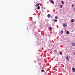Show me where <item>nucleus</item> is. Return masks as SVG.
<instances>
[{
  "label": "nucleus",
  "instance_id": "0eeeda50",
  "mask_svg": "<svg viewBox=\"0 0 75 75\" xmlns=\"http://www.w3.org/2000/svg\"><path fill=\"white\" fill-rule=\"evenodd\" d=\"M50 16L51 15H50V14H49L47 15V17H48V18H50Z\"/></svg>",
  "mask_w": 75,
  "mask_h": 75
},
{
  "label": "nucleus",
  "instance_id": "6e6552de",
  "mask_svg": "<svg viewBox=\"0 0 75 75\" xmlns=\"http://www.w3.org/2000/svg\"><path fill=\"white\" fill-rule=\"evenodd\" d=\"M72 71H74V72H75V68H74V67L73 68H72Z\"/></svg>",
  "mask_w": 75,
  "mask_h": 75
},
{
  "label": "nucleus",
  "instance_id": "f8f14e48",
  "mask_svg": "<svg viewBox=\"0 0 75 75\" xmlns=\"http://www.w3.org/2000/svg\"><path fill=\"white\" fill-rule=\"evenodd\" d=\"M53 21L54 22H57V19L56 20H54Z\"/></svg>",
  "mask_w": 75,
  "mask_h": 75
},
{
  "label": "nucleus",
  "instance_id": "39448f33",
  "mask_svg": "<svg viewBox=\"0 0 75 75\" xmlns=\"http://www.w3.org/2000/svg\"><path fill=\"white\" fill-rule=\"evenodd\" d=\"M67 31V32H66V34L68 35L69 34V31L67 30V31Z\"/></svg>",
  "mask_w": 75,
  "mask_h": 75
},
{
  "label": "nucleus",
  "instance_id": "412c9836",
  "mask_svg": "<svg viewBox=\"0 0 75 75\" xmlns=\"http://www.w3.org/2000/svg\"><path fill=\"white\" fill-rule=\"evenodd\" d=\"M74 10L75 11V7H74Z\"/></svg>",
  "mask_w": 75,
  "mask_h": 75
},
{
  "label": "nucleus",
  "instance_id": "f03ea898",
  "mask_svg": "<svg viewBox=\"0 0 75 75\" xmlns=\"http://www.w3.org/2000/svg\"><path fill=\"white\" fill-rule=\"evenodd\" d=\"M66 59L67 60V61H69V57L68 56H67Z\"/></svg>",
  "mask_w": 75,
  "mask_h": 75
},
{
  "label": "nucleus",
  "instance_id": "7ed1b4c3",
  "mask_svg": "<svg viewBox=\"0 0 75 75\" xmlns=\"http://www.w3.org/2000/svg\"><path fill=\"white\" fill-rule=\"evenodd\" d=\"M72 45V46H73V47H74L75 45V43L74 42L72 43H71Z\"/></svg>",
  "mask_w": 75,
  "mask_h": 75
},
{
  "label": "nucleus",
  "instance_id": "2eb2a0df",
  "mask_svg": "<svg viewBox=\"0 0 75 75\" xmlns=\"http://www.w3.org/2000/svg\"><path fill=\"white\" fill-rule=\"evenodd\" d=\"M62 3L63 4H64V3L63 1H62Z\"/></svg>",
  "mask_w": 75,
  "mask_h": 75
},
{
  "label": "nucleus",
  "instance_id": "9b49d317",
  "mask_svg": "<svg viewBox=\"0 0 75 75\" xmlns=\"http://www.w3.org/2000/svg\"><path fill=\"white\" fill-rule=\"evenodd\" d=\"M59 54L60 55H62V52H59Z\"/></svg>",
  "mask_w": 75,
  "mask_h": 75
},
{
  "label": "nucleus",
  "instance_id": "a211bd4d",
  "mask_svg": "<svg viewBox=\"0 0 75 75\" xmlns=\"http://www.w3.org/2000/svg\"><path fill=\"white\" fill-rule=\"evenodd\" d=\"M41 71H42V72H44V70L42 69V70H41Z\"/></svg>",
  "mask_w": 75,
  "mask_h": 75
},
{
  "label": "nucleus",
  "instance_id": "aec40b11",
  "mask_svg": "<svg viewBox=\"0 0 75 75\" xmlns=\"http://www.w3.org/2000/svg\"><path fill=\"white\" fill-rule=\"evenodd\" d=\"M52 27H50V29H52Z\"/></svg>",
  "mask_w": 75,
  "mask_h": 75
},
{
  "label": "nucleus",
  "instance_id": "5701e85b",
  "mask_svg": "<svg viewBox=\"0 0 75 75\" xmlns=\"http://www.w3.org/2000/svg\"><path fill=\"white\" fill-rule=\"evenodd\" d=\"M50 1V0H49Z\"/></svg>",
  "mask_w": 75,
  "mask_h": 75
},
{
  "label": "nucleus",
  "instance_id": "f3484780",
  "mask_svg": "<svg viewBox=\"0 0 75 75\" xmlns=\"http://www.w3.org/2000/svg\"><path fill=\"white\" fill-rule=\"evenodd\" d=\"M54 52L56 53L57 52V50H54Z\"/></svg>",
  "mask_w": 75,
  "mask_h": 75
},
{
  "label": "nucleus",
  "instance_id": "20e7f679",
  "mask_svg": "<svg viewBox=\"0 0 75 75\" xmlns=\"http://www.w3.org/2000/svg\"><path fill=\"white\" fill-rule=\"evenodd\" d=\"M50 3H52V4H54V2L52 1V0H51L50 1Z\"/></svg>",
  "mask_w": 75,
  "mask_h": 75
},
{
  "label": "nucleus",
  "instance_id": "9d476101",
  "mask_svg": "<svg viewBox=\"0 0 75 75\" xmlns=\"http://www.w3.org/2000/svg\"><path fill=\"white\" fill-rule=\"evenodd\" d=\"M71 22H72V23H74V19H71Z\"/></svg>",
  "mask_w": 75,
  "mask_h": 75
},
{
  "label": "nucleus",
  "instance_id": "6ab92c4d",
  "mask_svg": "<svg viewBox=\"0 0 75 75\" xmlns=\"http://www.w3.org/2000/svg\"><path fill=\"white\" fill-rule=\"evenodd\" d=\"M74 5L73 4L72 5V7H74Z\"/></svg>",
  "mask_w": 75,
  "mask_h": 75
},
{
  "label": "nucleus",
  "instance_id": "1a4fd4ad",
  "mask_svg": "<svg viewBox=\"0 0 75 75\" xmlns=\"http://www.w3.org/2000/svg\"><path fill=\"white\" fill-rule=\"evenodd\" d=\"M37 8L38 9V10H39V9H40V7L39 6H38V7H37Z\"/></svg>",
  "mask_w": 75,
  "mask_h": 75
},
{
  "label": "nucleus",
  "instance_id": "ddd939ff",
  "mask_svg": "<svg viewBox=\"0 0 75 75\" xmlns=\"http://www.w3.org/2000/svg\"><path fill=\"white\" fill-rule=\"evenodd\" d=\"M55 19H58V17L57 16H55Z\"/></svg>",
  "mask_w": 75,
  "mask_h": 75
},
{
  "label": "nucleus",
  "instance_id": "dca6fc26",
  "mask_svg": "<svg viewBox=\"0 0 75 75\" xmlns=\"http://www.w3.org/2000/svg\"><path fill=\"white\" fill-rule=\"evenodd\" d=\"M60 8H62V5H60Z\"/></svg>",
  "mask_w": 75,
  "mask_h": 75
},
{
  "label": "nucleus",
  "instance_id": "4468645a",
  "mask_svg": "<svg viewBox=\"0 0 75 75\" xmlns=\"http://www.w3.org/2000/svg\"><path fill=\"white\" fill-rule=\"evenodd\" d=\"M61 33H62V34H63L64 33V32L62 30L61 31Z\"/></svg>",
  "mask_w": 75,
  "mask_h": 75
},
{
  "label": "nucleus",
  "instance_id": "f257e3e1",
  "mask_svg": "<svg viewBox=\"0 0 75 75\" xmlns=\"http://www.w3.org/2000/svg\"><path fill=\"white\" fill-rule=\"evenodd\" d=\"M63 25L64 27H67V24L66 23H65Z\"/></svg>",
  "mask_w": 75,
  "mask_h": 75
},
{
  "label": "nucleus",
  "instance_id": "4be33fe9",
  "mask_svg": "<svg viewBox=\"0 0 75 75\" xmlns=\"http://www.w3.org/2000/svg\"><path fill=\"white\" fill-rule=\"evenodd\" d=\"M74 55H75V54H74Z\"/></svg>",
  "mask_w": 75,
  "mask_h": 75
},
{
  "label": "nucleus",
  "instance_id": "423d86ee",
  "mask_svg": "<svg viewBox=\"0 0 75 75\" xmlns=\"http://www.w3.org/2000/svg\"><path fill=\"white\" fill-rule=\"evenodd\" d=\"M39 6V4H36V5H35V7H37V6Z\"/></svg>",
  "mask_w": 75,
  "mask_h": 75
}]
</instances>
